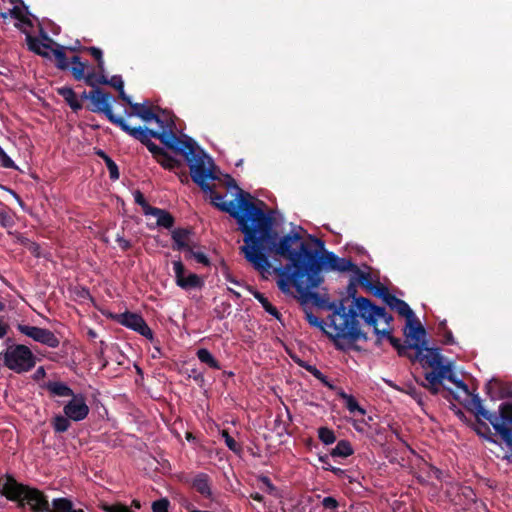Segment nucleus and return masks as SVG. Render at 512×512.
I'll use <instances>...</instances> for the list:
<instances>
[{
  "label": "nucleus",
  "instance_id": "obj_1",
  "mask_svg": "<svg viewBox=\"0 0 512 512\" xmlns=\"http://www.w3.org/2000/svg\"><path fill=\"white\" fill-rule=\"evenodd\" d=\"M253 220L248 228L250 233L245 231L244 245L240 247V252L252 267L260 272L271 273L272 265L268 259V254H274L287 259L289 262L280 267L272 269V273L277 275V286H287V281L295 276L297 272L302 273L306 270L308 263V252L313 249L305 242L301 241V235L298 232L290 233L279 237L278 232L273 228L274 218L265 213L261 208L252 206Z\"/></svg>",
  "mask_w": 512,
  "mask_h": 512
},
{
  "label": "nucleus",
  "instance_id": "obj_2",
  "mask_svg": "<svg viewBox=\"0 0 512 512\" xmlns=\"http://www.w3.org/2000/svg\"><path fill=\"white\" fill-rule=\"evenodd\" d=\"M358 317L369 326L374 325L378 320H383L389 326L393 321L392 315L384 307L375 305L370 299L363 296L355 298V303L351 304L349 309L344 305V313H341L340 321L333 320L335 333L328 334L337 350L342 352L360 351V347L355 342L368 340L367 333L360 328Z\"/></svg>",
  "mask_w": 512,
  "mask_h": 512
},
{
  "label": "nucleus",
  "instance_id": "obj_3",
  "mask_svg": "<svg viewBox=\"0 0 512 512\" xmlns=\"http://www.w3.org/2000/svg\"><path fill=\"white\" fill-rule=\"evenodd\" d=\"M0 494L16 502L19 508L29 507L31 512H84L82 509H74L72 501L67 498L54 499L51 509L48 497L43 491L18 482L10 474L0 476Z\"/></svg>",
  "mask_w": 512,
  "mask_h": 512
},
{
  "label": "nucleus",
  "instance_id": "obj_4",
  "mask_svg": "<svg viewBox=\"0 0 512 512\" xmlns=\"http://www.w3.org/2000/svg\"><path fill=\"white\" fill-rule=\"evenodd\" d=\"M324 282V276H316L307 270L302 273L297 272L293 278L287 281V286L278 287L279 290L285 294L291 292V288H295L298 293V299L302 305L312 303L318 308L332 311L330 315L331 324L333 327V320L339 322L341 313H344V299L339 302H330L327 297L314 292Z\"/></svg>",
  "mask_w": 512,
  "mask_h": 512
},
{
  "label": "nucleus",
  "instance_id": "obj_5",
  "mask_svg": "<svg viewBox=\"0 0 512 512\" xmlns=\"http://www.w3.org/2000/svg\"><path fill=\"white\" fill-rule=\"evenodd\" d=\"M464 406L476 417H482L493 426L502 441L503 459L512 463V403L504 402L499 406V414L486 410L478 394L470 393Z\"/></svg>",
  "mask_w": 512,
  "mask_h": 512
},
{
  "label": "nucleus",
  "instance_id": "obj_6",
  "mask_svg": "<svg viewBox=\"0 0 512 512\" xmlns=\"http://www.w3.org/2000/svg\"><path fill=\"white\" fill-rule=\"evenodd\" d=\"M126 133L134 139L138 140L144 146H146V143H153L151 138H155L159 140L165 147L181 156H184L187 151H191V147L195 143L192 138L186 135H184L183 138L178 137L171 127H169L168 130L157 131L147 127L129 126Z\"/></svg>",
  "mask_w": 512,
  "mask_h": 512
},
{
  "label": "nucleus",
  "instance_id": "obj_7",
  "mask_svg": "<svg viewBox=\"0 0 512 512\" xmlns=\"http://www.w3.org/2000/svg\"><path fill=\"white\" fill-rule=\"evenodd\" d=\"M206 193H209L210 202L213 206L222 212L228 213L231 217L236 219L239 225V230L242 233L245 231L250 233L251 229L248 228V226L253 220V209L251 208V205H256L250 201L251 196L249 193L240 190L238 205H236L234 201H224V196L215 191V185L213 184H210V190H207Z\"/></svg>",
  "mask_w": 512,
  "mask_h": 512
},
{
  "label": "nucleus",
  "instance_id": "obj_8",
  "mask_svg": "<svg viewBox=\"0 0 512 512\" xmlns=\"http://www.w3.org/2000/svg\"><path fill=\"white\" fill-rule=\"evenodd\" d=\"M183 157L189 166L192 181L197 184L203 192L210 190V183L208 181L218 179L213 160L196 142L192 145L191 151H187Z\"/></svg>",
  "mask_w": 512,
  "mask_h": 512
},
{
  "label": "nucleus",
  "instance_id": "obj_9",
  "mask_svg": "<svg viewBox=\"0 0 512 512\" xmlns=\"http://www.w3.org/2000/svg\"><path fill=\"white\" fill-rule=\"evenodd\" d=\"M424 379L425 381L421 382V386L426 388L432 395L439 394L442 386V396L448 401L451 399L458 400L459 397L451 388L443 386V381L445 379L455 384V386L462 390L466 395H470L468 385L463 380L457 378L453 371V364L451 362H447L445 367H443L439 372L425 373Z\"/></svg>",
  "mask_w": 512,
  "mask_h": 512
},
{
  "label": "nucleus",
  "instance_id": "obj_10",
  "mask_svg": "<svg viewBox=\"0 0 512 512\" xmlns=\"http://www.w3.org/2000/svg\"><path fill=\"white\" fill-rule=\"evenodd\" d=\"M45 388L54 396L71 398L64 405L63 413L72 421L80 422L88 416L90 409L84 395L75 394L66 383L61 381H49L46 383Z\"/></svg>",
  "mask_w": 512,
  "mask_h": 512
},
{
  "label": "nucleus",
  "instance_id": "obj_11",
  "mask_svg": "<svg viewBox=\"0 0 512 512\" xmlns=\"http://www.w3.org/2000/svg\"><path fill=\"white\" fill-rule=\"evenodd\" d=\"M307 257L306 270L316 274V276H323V270L348 272L356 268V264L350 259L338 257L335 253L326 250L320 253L318 250L313 249L312 252H308Z\"/></svg>",
  "mask_w": 512,
  "mask_h": 512
},
{
  "label": "nucleus",
  "instance_id": "obj_12",
  "mask_svg": "<svg viewBox=\"0 0 512 512\" xmlns=\"http://www.w3.org/2000/svg\"><path fill=\"white\" fill-rule=\"evenodd\" d=\"M90 96V104L87 106V109L93 113L104 114L112 124L118 126L123 132L126 133L130 125L125 121L123 117L117 116L113 113V96L100 87L92 89Z\"/></svg>",
  "mask_w": 512,
  "mask_h": 512
},
{
  "label": "nucleus",
  "instance_id": "obj_13",
  "mask_svg": "<svg viewBox=\"0 0 512 512\" xmlns=\"http://www.w3.org/2000/svg\"><path fill=\"white\" fill-rule=\"evenodd\" d=\"M2 355L4 365L19 374L30 371L36 364L34 354L23 344L8 347Z\"/></svg>",
  "mask_w": 512,
  "mask_h": 512
},
{
  "label": "nucleus",
  "instance_id": "obj_14",
  "mask_svg": "<svg viewBox=\"0 0 512 512\" xmlns=\"http://www.w3.org/2000/svg\"><path fill=\"white\" fill-rule=\"evenodd\" d=\"M415 353L412 355V362L418 361L423 368H431L427 373L439 372L446 363L444 357L440 353L439 348L427 347V342L412 343Z\"/></svg>",
  "mask_w": 512,
  "mask_h": 512
},
{
  "label": "nucleus",
  "instance_id": "obj_15",
  "mask_svg": "<svg viewBox=\"0 0 512 512\" xmlns=\"http://www.w3.org/2000/svg\"><path fill=\"white\" fill-rule=\"evenodd\" d=\"M117 321L121 325L139 333L141 336L145 337L146 339H148L150 341L154 340L153 331L147 325L146 321L144 320V318L141 315L134 313V312L126 311V312L118 315Z\"/></svg>",
  "mask_w": 512,
  "mask_h": 512
},
{
  "label": "nucleus",
  "instance_id": "obj_16",
  "mask_svg": "<svg viewBox=\"0 0 512 512\" xmlns=\"http://www.w3.org/2000/svg\"><path fill=\"white\" fill-rule=\"evenodd\" d=\"M17 329L25 336L32 338L36 342L47 345L48 347L57 348L60 344L59 339L48 329L24 324H19Z\"/></svg>",
  "mask_w": 512,
  "mask_h": 512
},
{
  "label": "nucleus",
  "instance_id": "obj_17",
  "mask_svg": "<svg viewBox=\"0 0 512 512\" xmlns=\"http://www.w3.org/2000/svg\"><path fill=\"white\" fill-rule=\"evenodd\" d=\"M173 270L175 273L176 284L185 290L201 288L203 286V280L195 273H189L185 276V266L181 260L173 261Z\"/></svg>",
  "mask_w": 512,
  "mask_h": 512
},
{
  "label": "nucleus",
  "instance_id": "obj_18",
  "mask_svg": "<svg viewBox=\"0 0 512 512\" xmlns=\"http://www.w3.org/2000/svg\"><path fill=\"white\" fill-rule=\"evenodd\" d=\"M146 148L164 169L174 170L182 167L180 160L172 157L164 148L159 147L155 143H146Z\"/></svg>",
  "mask_w": 512,
  "mask_h": 512
},
{
  "label": "nucleus",
  "instance_id": "obj_19",
  "mask_svg": "<svg viewBox=\"0 0 512 512\" xmlns=\"http://www.w3.org/2000/svg\"><path fill=\"white\" fill-rule=\"evenodd\" d=\"M190 486L203 498L213 500L212 479L204 472L195 474L190 480Z\"/></svg>",
  "mask_w": 512,
  "mask_h": 512
},
{
  "label": "nucleus",
  "instance_id": "obj_20",
  "mask_svg": "<svg viewBox=\"0 0 512 512\" xmlns=\"http://www.w3.org/2000/svg\"><path fill=\"white\" fill-rule=\"evenodd\" d=\"M193 231L191 228H176L171 232V238L173 240L172 249L174 251L186 252L193 244L190 241V236Z\"/></svg>",
  "mask_w": 512,
  "mask_h": 512
},
{
  "label": "nucleus",
  "instance_id": "obj_21",
  "mask_svg": "<svg viewBox=\"0 0 512 512\" xmlns=\"http://www.w3.org/2000/svg\"><path fill=\"white\" fill-rule=\"evenodd\" d=\"M404 334L407 338L412 339L414 341L413 343H422V341H426L424 339L426 336V330L415 316L411 319L410 323L406 322Z\"/></svg>",
  "mask_w": 512,
  "mask_h": 512
},
{
  "label": "nucleus",
  "instance_id": "obj_22",
  "mask_svg": "<svg viewBox=\"0 0 512 512\" xmlns=\"http://www.w3.org/2000/svg\"><path fill=\"white\" fill-rule=\"evenodd\" d=\"M148 215L154 216L157 218V226L163 227L165 229H171L174 226L175 218L171 213H169L165 209H161L158 207H154L150 209V213Z\"/></svg>",
  "mask_w": 512,
  "mask_h": 512
},
{
  "label": "nucleus",
  "instance_id": "obj_23",
  "mask_svg": "<svg viewBox=\"0 0 512 512\" xmlns=\"http://www.w3.org/2000/svg\"><path fill=\"white\" fill-rule=\"evenodd\" d=\"M57 93L64 98L65 102L74 112H78L83 108L82 103L78 100L76 93L71 87L57 88Z\"/></svg>",
  "mask_w": 512,
  "mask_h": 512
},
{
  "label": "nucleus",
  "instance_id": "obj_24",
  "mask_svg": "<svg viewBox=\"0 0 512 512\" xmlns=\"http://www.w3.org/2000/svg\"><path fill=\"white\" fill-rule=\"evenodd\" d=\"M129 116H137L145 122H150L152 121V118H155V112L152 107L135 103L131 104V112Z\"/></svg>",
  "mask_w": 512,
  "mask_h": 512
},
{
  "label": "nucleus",
  "instance_id": "obj_25",
  "mask_svg": "<svg viewBox=\"0 0 512 512\" xmlns=\"http://www.w3.org/2000/svg\"><path fill=\"white\" fill-rule=\"evenodd\" d=\"M26 42H27L28 49L31 52H33L39 56L45 57V58L50 57L49 53L46 52L45 50H43V49H49L50 48L49 44L41 42L37 37H34L30 34H27Z\"/></svg>",
  "mask_w": 512,
  "mask_h": 512
},
{
  "label": "nucleus",
  "instance_id": "obj_26",
  "mask_svg": "<svg viewBox=\"0 0 512 512\" xmlns=\"http://www.w3.org/2000/svg\"><path fill=\"white\" fill-rule=\"evenodd\" d=\"M95 154L101 158L109 171V177L111 180L116 181L120 177V172L115 161L102 149H96Z\"/></svg>",
  "mask_w": 512,
  "mask_h": 512
},
{
  "label": "nucleus",
  "instance_id": "obj_27",
  "mask_svg": "<svg viewBox=\"0 0 512 512\" xmlns=\"http://www.w3.org/2000/svg\"><path fill=\"white\" fill-rule=\"evenodd\" d=\"M254 298L262 305L263 309L269 313L270 315L274 316L277 320L281 321V313L278 311V309L270 303L267 297L259 291H254L253 293Z\"/></svg>",
  "mask_w": 512,
  "mask_h": 512
},
{
  "label": "nucleus",
  "instance_id": "obj_28",
  "mask_svg": "<svg viewBox=\"0 0 512 512\" xmlns=\"http://www.w3.org/2000/svg\"><path fill=\"white\" fill-rule=\"evenodd\" d=\"M354 453L353 447L348 440H340L336 446L331 450L332 457L346 458Z\"/></svg>",
  "mask_w": 512,
  "mask_h": 512
},
{
  "label": "nucleus",
  "instance_id": "obj_29",
  "mask_svg": "<svg viewBox=\"0 0 512 512\" xmlns=\"http://www.w3.org/2000/svg\"><path fill=\"white\" fill-rule=\"evenodd\" d=\"M197 358L200 362L208 365L212 369L220 370L221 364L214 358L211 352L206 348H200L196 352Z\"/></svg>",
  "mask_w": 512,
  "mask_h": 512
},
{
  "label": "nucleus",
  "instance_id": "obj_30",
  "mask_svg": "<svg viewBox=\"0 0 512 512\" xmlns=\"http://www.w3.org/2000/svg\"><path fill=\"white\" fill-rule=\"evenodd\" d=\"M52 53L55 57V65L59 70L66 71L70 68L69 59L63 46L56 44V48L52 49Z\"/></svg>",
  "mask_w": 512,
  "mask_h": 512
},
{
  "label": "nucleus",
  "instance_id": "obj_31",
  "mask_svg": "<svg viewBox=\"0 0 512 512\" xmlns=\"http://www.w3.org/2000/svg\"><path fill=\"white\" fill-rule=\"evenodd\" d=\"M339 397L345 400V406L350 413L359 412L361 415H365L366 411L362 407L359 406L357 400L354 396L347 394L344 391H340L338 393Z\"/></svg>",
  "mask_w": 512,
  "mask_h": 512
},
{
  "label": "nucleus",
  "instance_id": "obj_32",
  "mask_svg": "<svg viewBox=\"0 0 512 512\" xmlns=\"http://www.w3.org/2000/svg\"><path fill=\"white\" fill-rule=\"evenodd\" d=\"M70 421L72 420L65 416V414H58L52 418L51 425L55 433H64L70 428Z\"/></svg>",
  "mask_w": 512,
  "mask_h": 512
},
{
  "label": "nucleus",
  "instance_id": "obj_33",
  "mask_svg": "<svg viewBox=\"0 0 512 512\" xmlns=\"http://www.w3.org/2000/svg\"><path fill=\"white\" fill-rule=\"evenodd\" d=\"M389 343L397 350V353L401 357H408L410 360H413L412 354L409 353V350H412V343L402 344L400 339L394 337L393 335L389 336Z\"/></svg>",
  "mask_w": 512,
  "mask_h": 512
},
{
  "label": "nucleus",
  "instance_id": "obj_34",
  "mask_svg": "<svg viewBox=\"0 0 512 512\" xmlns=\"http://www.w3.org/2000/svg\"><path fill=\"white\" fill-rule=\"evenodd\" d=\"M351 272L356 275L354 278L358 285L362 286L368 291L372 289L373 283L371 282V276L369 273L362 271L357 265L356 268L351 270Z\"/></svg>",
  "mask_w": 512,
  "mask_h": 512
},
{
  "label": "nucleus",
  "instance_id": "obj_35",
  "mask_svg": "<svg viewBox=\"0 0 512 512\" xmlns=\"http://www.w3.org/2000/svg\"><path fill=\"white\" fill-rule=\"evenodd\" d=\"M81 51L89 53L97 62V69L100 73L105 72L104 60H103V52L100 48L90 46V47H82Z\"/></svg>",
  "mask_w": 512,
  "mask_h": 512
},
{
  "label": "nucleus",
  "instance_id": "obj_36",
  "mask_svg": "<svg viewBox=\"0 0 512 512\" xmlns=\"http://www.w3.org/2000/svg\"><path fill=\"white\" fill-rule=\"evenodd\" d=\"M482 417H476V422H472L470 427L477 433V435L491 440V431L489 426L481 420Z\"/></svg>",
  "mask_w": 512,
  "mask_h": 512
},
{
  "label": "nucleus",
  "instance_id": "obj_37",
  "mask_svg": "<svg viewBox=\"0 0 512 512\" xmlns=\"http://www.w3.org/2000/svg\"><path fill=\"white\" fill-rule=\"evenodd\" d=\"M195 247H196V244L193 243L191 245V247L185 252V258L186 259L194 258L198 263H200L204 266H209L210 260L207 257V255L204 254L203 252L195 251L194 250Z\"/></svg>",
  "mask_w": 512,
  "mask_h": 512
},
{
  "label": "nucleus",
  "instance_id": "obj_38",
  "mask_svg": "<svg viewBox=\"0 0 512 512\" xmlns=\"http://www.w3.org/2000/svg\"><path fill=\"white\" fill-rule=\"evenodd\" d=\"M400 316L405 317L406 322H411V319L414 318L415 314L410 306L402 299H399L394 309Z\"/></svg>",
  "mask_w": 512,
  "mask_h": 512
},
{
  "label": "nucleus",
  "instance_id": "obj_39",
  "mask_svg": "<svg viewBox=\"0 0 512 512\" xmlns=\"http://www.w3.org/2000/svg\"><path fill=\"white\" fill-rule=\"evenodd\" d=\"M98 82L102 85H110L118 91L124 88V82L120 75H114L108 79L104 73H100Z\"/></svg>",
  "mask_w": 512,
  "mask_h": 512
},
{
  "label": "nucleus",
  "instance_id": "obj_40",
  "mask_svg": "<svg viewBox=\"0 0 512 512\" xmlns=\"http://www.w3.org/2000/svg\"><path fill=\"white\" fill-rule=\"evenodd\" d=\"M318 438L325 445L333 444L336 441L335 432L325 426L318 428Z\"/></svg>",
  "mask_w": 512,
  "mask_h": 512
},
{
  "label": "nucleus",
  "instance_id": "obj_41",
  "mask_svg": "<svg viewBox=\"0 0 512 512\" xmlns=\"http://www.w3.org/2000/svg\"><path fill=\"white\" fill-rule=\"evenodd\" d=\"M303 310H304V313H305V319H306V321H307L311 326L321 329V330H322V331H324L327 335L329 334V333H327V332L325 331V328H324L325 323H324V321H323V320H320L317 316H315V315L313 314V312H312L310 309H308V308H304Z\"/></svg>",
  "mask_w": 512,
  "mask_h": 512
},
{
  "label": "nucleus",
  "instance_id": "obj_42",
  "mask_svg": "<svg viewBox=\"0 0 512 512\" xmlns=\"http://www.w3.org/2000/svg\"><path fill=\"white\" fill-rule=\"evenodd\" d=\"M87 68V62H81L78 64H75L73 66H70L68 70L71 71V74L73 78L76 81H81L86 79L85 69Z\"/></svg>",
  "mask_w": 512,
  "mask_h": 512
},
{
  "label": "nucleus",
  "instance_id": "obj_43",
  "mask_svg": "<svg viewBox=\"0 0 512 512\" xmlns=\"http://www.w3.org/2000/svg\"><path fill=\"white\" fill-rule=\"evenodd\" d=\"M371 326L373 327L374 333L377 336V339L375 341V345H377V346L381 345L383 338H386L388 340L389 336L392 335L390 325L389 326L386 325L387 327H385L383 329H379L378 328V322H375V324L371 325Z\"/></svg>",
  "mask_w": 512,
  "mask_h": 512
},
{
  "label": "nucleus",
  "instance_id": "obj_44",
  "mask_svg": "<svg viewBox=\"0 0 512 512\" xmlns=\"http://www.w3.org/2000/svg\"><path fill=\"white\" fill-rule=\"evenodd\" d=\"M438 333L443 336L444 344H454V337L452 331L448 329L446 321H442L438 325Z\"/></svg>",
  "mask_w": 512,
  "mask_h": 512
},
{
  "label": "nucleus",
  "instance_id": "obj_45",
  "mask_svg": "<svg viewBox=\"0 0 512 512\" xmlns=\"http://www.w3.org/2000/svg\"><path fill=\"white\" fill-rule=\"evenodd\" d=\"M133 196L135 203L141 206L145 215H148L150 213V209H153L154 207L147 202L143 193L140 190H135Z\"/></svg>",
  "mask_w": 512,
  "mask_h": 512
},
{
  "label": "nucleus",
  "instance_id": "obj_46",
  "mask_svg": "<svg viewBox=\"0 0 512 512\" xmlns=\"http://www.w3.org/2000/svg\"><path fill=\"white\" fill-rule=\"evenodd\" d=\"M101 508L104 512H132V510L128 506L120 502H115L111 504L103 503L101 505Z\"/></svg>",
  "mask_w": 512,
  "mask_h": 512
},
{
  "label": "nucleus",
  "instance_id": "obj_47",
  "mask_svg": "<svg viewBox=\"0 0 512 512\" xmlns=\"http://www.w3.org/2000/svg\"><path fill=\"white\" fill-rule=\"evenodd\" d=\"M221 435L225 441L226 446L231 451L235 453H239L241 451V446L234 440V438L229 434L227 430H222Z\"/></svg>",
  "mask_w": 512,
  "mask_h": 512
},
{
  "label": "nucleus",
  "instance_id": "obj_48",
  "mask_svg": "<svg viewBox=\"0 0 512 512\" xmlns=\"http://www.w3.org/2000/svg\"><path fill=\"white\" fill-rule=\"evenodd\" d=\"M26 10L21 6H14L12 9L9 10V14L12 18L19 20L23 23H30V21L26 18Z\"/></svg>",
  "mask_w": 512,
  "mask_h": 512
},
{
  "label": "nucleus",
  "instance_id": "obj_49",
  "mask_svg": "<svg viewBox=\"0 0 512 512\" xmlns=\"http://www.w3.org/2000/svg\"><path fill=\"white\" fill-rule=\"evenodd\" d=\"M0 166L6 169H18L14 161L6 154L4 149L0 146Z\"/></svg>",
  "mask_w": 512,
  "mask_h": 512
},
{
  "label": "nucleus",
  "instance_id": "obj_50",
  "mask_svg": "<svg viewBox=\"0 0 512 512\" xmlns=\"http://www.w3.org/2000/svg\"><path fill=\"white\" fill-rule=\"evenodd\" d=\"M357 283L355 281V278L354 277H351L350 281H349V284L347 286V298H344L345 302L351 298L352 299V304L355 303V298H358L359 296H357Z\"/></svg>",
  "mask_w": 512,
  "mask_h": 512
},
{
  "label": "nucleus",
  "instance_id": "obj_51",
  "mask_svg": "<svg viewBox=\"0 0 512 512\" xmlns=\"http://www.w3.org/2000/svg\"><path fill=\"white\" fill-rule=\"evenodd\" d=\"M169 501L166 498H161L152 503L153 512H169Z\"/></svg>",
  "mask_w": 512,
  "mask_h": 512
},
{
  "label": "nucleus",
  "instance_id": "obj_52",
  "mask_svg": "<svg viewBox=\"0 0 512 512\" xmlns=\"http://www.w3.org/2000/svg\"><path fill=\"white\" fill-rule=\"evenodd\" d=\"M369 291L372 292L374 296L381 298L382 300L389 293L388 288L379 282L377 284H373L372 289Z\"/></svg>",
  "mask_w": 512,
  "mask_h": 512
},
{
  "label": "nucleus",
  "instance_id": "obj_53",
  "mask_svg": "<svg viewBox=\"0 0 512 512\" xmlns=\"http://www.w3.org/2000/svg\"><path fill=\"white\" fill-rule=\"evenodd\" d=\"M430 477H434L435 479L439 481H445L448 474L444 472L443 470L437 468L436 466L430 465L429 466V472Z\"/></svg>",
  "mask_w": 512,
  "mask_h": 512
},
{
  "label": "nucleus",
  "instance_id": "obj_54",
  "mask_svg": "<svg viewBox=\"0 0 512 512\" xmlns=\"http://www.w3.org/2000/svg\"><path fill=\"white\" fill-rule=\"evenodd\" d=\"M99 76H100V73L96 74L94 71L88 72L86 74V79H85L86 85L92 87L93 89L98 87V85H102L100 82H98Z\"/></svg>",
  "mask_w": 512,
  "mask_h": 512
},
{
  "label": "nucleus",
  "instance_id": "obj_55",
  "mask_svg": "<svg viewBox=\"0 0 512 512\" xmlns=\"http://www.w3.org/2000/svg\"><path fill=\"white\" fill-rule=\"evenodd\" d=\"M299 365L304 368L307 372L311 373L316 379L322 376V372L314 365H311L305 361H300Z\"/></svg>",
  "mask_w": 512,
  "mask_h": 512
},
{
  "label": "nucleus",
  "instance_id": "obj_56",
  "mask_svg": "<svg viewBox=\"0 0 512 512\" xmlns=\"http://www.w3.org/2000/svg\"><path fill=\"white\" fill-rule=\"evenodd\" d=\"M0 225L4 228H10L14 225L12 217L4 210L0 211Z\"/></svg>",
  "mask_w": 512,
  "mask_h": 512
},
{
  "label": "nucleus",
  "instance_id": "obj_57",
  "mask_svg": "<svg viewBox=\"0 0 512 512\" xmlns=\"http://www.w3.org/2000/svg\"><path fill=\"white\" fill-rule=\"evenodd\" d=\"M259 481L263 483L265 486V491L269 494H274L276 492L275 485L271 482L270 478L267 476H261Z\"/></svg>",
  "mask_w": 512,
  "mask_h": 512
},
{
  "label": "nucleus",
  "instance_id": "obj_58",
  "mask_svg": "<svg viewBox=\"0 0 512 512\" xmlns=\"http://www.w3.org/2000/svg\"><path fill=\"white\" fill-rule=\"evenodd\" d=\"M152 121H155L161 130H168L169 127L173 128L174 122L171 120L170 122L163 120L160 118L158 114L155 113V118H152Z\"/></svg>",
  "mask_w": 512,
  "mask_h": 512
},
{
  "label": "nucleus",
  "instance_id": "obj_59",
  "mask_svg": "<svg viewBox=\"0 0 512 512\" xmlns=\"http://www.w3.org/2000/svg\"><path fill=\"white\" fill-rule=\"evenodd\" d=\"M322 506L325 509H336L338 508L339 503L334 497L328 496L322 500Z\"/></svg>",
  "mask_w": 512,
  "mask_h": 512
},
{
  "label": "nucleus",
  "instance_id": "obj_60",
  "mask_svg": "<svg viewBox=\"0 0 512 512\" xmlns=\"http://www.w3.org/2000/svg\"><path fill=\"white\" fill-rule=\"evenodd\" d=\"M189 377L193 378V380L199 385L202 386L205 382L204 375L202 372H199L197 369H191L189 373Z\"/></svg>",
  "mask_w": 512,
  "mask_h": 512
},
{
  "label": "nucleus",
  "instance_id": "obj_61",
  "mask_svg": "<svg viewBox=\"0 0 512 512\" xmlns=\"http://www.w3.org/2000/svg\"><path fill=\"white\" fill-rule=\"evenodd\" d=\"M116 242L123 251H128L132 247L131 242L120 235H117Z\"/></svg>",
  "mask_w": 512,
  "mask_h": 512
},
{
  "label": "nucleus",
  "instance_id": "obj_62",
  "mask_svg": "<svg viewBox=\"0 0 512 512\" xmlns=\"http://www.w3.org/2000/svg\"><path fill=\"white\" fill-rule=\"evenodd\" d=\"M383 301L393 310L399 301V298L389 292Z\"/></svg>",
  "mask_w": 512,
  "mask_h": 512
},
{
  "label": "nucleus",
  "instance_id": "obj_63",
  "mask_svg": "<svg viewBox=\"0 0 512 512\" xmlns=\"http://www.w3.org/2000/svg\"><path fill=\"white\" fill-rule=\"evenodd\" d=\"M499 385L498 381L494 380V381H489L486 385H485V390H486V393L488 395L491 396V398H493L494 396V388H497Z\"/></svg>",
  "mask_w": 512,
  "mask_h": 512
},
{
  "label": "nucleus",
  "instance_id": "obj_64",
  "mask_svg": "<svg viewBox=\"0 0 512 512\" xmlns=\"http://www.w3.org/2000/svg\"><path fill=\"white\" fill-rule=\"evenodd\" d=\"M325 470L332 472L334 475L338 477H342L345 475V470L329 465V467H324Z\"/></svg>",
  "mask_w": 512,
  "mask_h": 512
}]
</instances>
